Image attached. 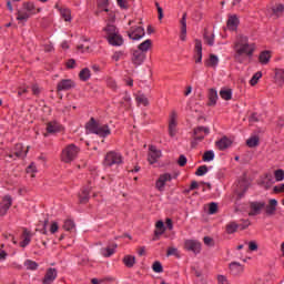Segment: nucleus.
<instances>
[{"label":"nucleus","mask_w":284,"mask_h":284,"mask_svg":"<svg viewBox=\"0 0 284 284\" xmlns=\"http://www.w3.org/2000/svg\"><path fill=\"white\" fill-rule=\"evenodd\" d=\"M275 82L278 85L284 84V69H275Z\"/></svg>","instance_id":"32"},{"label":"nucleus","mask_w":284,"mask_h":284,"mask_svg":"<svg viewBox=\"0 0 284 284\" xmlns=\"http://www.w3.org/2000/svg\"><path fill=\"white\" fill-rule=\"evenodd\" d=\"M74 227H75V224H74V221L72 220H67L63 224V230H65L67 232H72Z\"/></svg>","instance_id":"45"},{"label":"nucleus","mask_w":284,"mask_h":284,"mask_svg":"<svg viewBox=\"0 0 284 284\" xmlns=\"http://www.w3.org/2000/svg\"><path fill=\"white\" fill-rule=\"evenodd\" d=\"M262 77H263V73L261 71H257L256 73H254V75L250 80L251 85H256V83H258V79H261Z\"/></svg>","instance_id":"47"},{"label":"nucleus","mask_w":284,"mask_h":284,"mask_svg":"<svg viewBox=\"0 0 284 284\" xmlns=\"http://www.w3.org/2000/svg\"><path fill=\"white\" fill-rule=\"evenodd\" d=\"M207 134H210V128L207 126H197L193 130L194 141H203Z\"/></svg>","instance_id":"10"},{"label":"nucleus","mask_w":284,"mask_h":284,"mask_svg":"<svg viewBox=\"0 0 284 284\" xmlns=\"http://www.w3.org/2000/svg\"><path fill=\"white\" fill-rule=\"evenodd\" d=\"M219 212V204L216 202H212L209 205V214H216Z\"/></svg>","instance_id":"55"},{"label":"nucleus","mask_w":284,"mask_h":284,"mask_svg":"<svg viewBox=\"0 0 284 284\" xmlns=\"http://www.w3.org/2000/svg\"><path fill=\"white\" fill-rule=\"evenodd\" d=\"M79 201L80 203H88L90 201V190L83 189L81 193L79 194Z\"/></svg>","instance_id":"36"},{"label":"nucleus","mask_w":284,"mask_h":284,"mask_svg":"<svg viewBox=\"0 0 284 284\" xmlns=\"http://www.w3.org/2000/svg\"><path fill=\"white\" fill-rule=\"evenodd\" d=\"M240 225L236 224V222H231L226 225V233L227 234H234L236 230H239Z\"/></svg>","instance_id":"42"},{"label":"nucleus","mask_w":284,"mask_h":284,"mask_svg":"<svg viewBox=\"0 0 284 284\" xmlns=\"http://www.w3.org/2000/svg\"><path fill=\"white\" fill-rule=\"evenodd\" d=\"M81 149L75 144L67 145L61 152V162L62 163H72L79 156Z\"/></svg>","instance_id":"4"},{"label":"nucleus","mask_w":284,"mask_h":284,"mask_svg":"<svg viewBox=\"0 0 284 284\" xmlns=\"http://www.w3.org/2000/svg\"><path fill=\"white\" fill-rule=\"evenodd\" d=\"M152 270H153V272H155V274H161V273H163V264H161V262L156 261L153 263Z\"/></svg>","instance_id":"46"},{"label":"nucleus","mask_w":284,"mask_h":284,"mask_svg":"<svg viewBox=\"0 0 284 284\" xmlns=\"http://www.w3.org/2000/svg\"><path fill=\"white\" fill-rule=\"evenodd\" d=\"M239 17H236V14L230 16L226 22V27L229 30H231V32H235V30H237L239 28Z\"/></svg>","instance_id":"19"},{"label":"nucleus","mask_w":284,"mask_h":284,"mask_svg":"<svg viewBox=\"0 0 284 284\" xmlns=\"http://www.w3.org/2000/svg\"><path fill=\"white\" fill-rule=\"evenodd\" d=\"M135 101L138 103V105H149L150 101L148 100V97H145V94H138L135 98Z\"/></svg>","instance_id":"38"},{"label":"nucleus","mask_w":284,"mask_h":284,"mask_svg":"<svg viewBox=\"0 0 284 284\" xmlns=\"http://www.w3.org/2000/svg\"><path fill=\"white\" fill-rule=\"evenodd\" d=\"M50 232L51 234H57V232H59V223L52 222L50 225Z\"/></svg>","instance_id":"61"},{"label":"nucleus","mask_w":284,"mask_h":284,"mask_svg":"<svg viewBox=\"0 0 284 284\" xmlns=\"http://www.w3.org/2000/svg\"><path fill=\"white\" fill-rule=\"evenodd\" d=\"M13 154L17 156V159H24V156L28 154V149L23 151V144L18 143L16 144Z\"/></svg>","instance_id":"24"},{"label":"nucleus","mask_w":284,"mask_h":284,"mask_svg":"<svg viewBox=\"0 0 284 284\" xmlns=\"http://www.w3.org/2000/svg\"><path fill=\"white\" fill-rule=\"evenodd\" d=\"M209 172V169H207V165H201L196 172H195V175L196 176H205V174H207Z\"/></svg>","instance_id":"48"},{"label":"nucleus","mask_w":284,"mask_h":284,"mask_svg":"<svg viewBox=\"0 0 284 284\" xmlns=\"http://www.w3.org/2000/svg\"><path fill=\"white\" fill-rule=\"evenodd\" d=\"M131 61L133 65H135V68H139V65H143V62L145 61V53L139 50L133 51Z\"/></svg>","instance_id":"13"},{"label":"nucleus","mask_w":284,"mask_h":284,"mask_svg":"<svg viewBox=\"0 0 284 284\" xmlns=\"http://www.w3.org/2000/svg\"><path fill=\"white\" fill-rule=\"evenodd\" d=\"M184 250L193 252V254H201V242L196 240H186L184 242Z\"/></svg>","instance_id":"9"},{"label":"nucleus","mask_w":284,"mask_h":284,"mask_svg":"<svg viewBox=\"0 0 284 284\" xmlns=\"http://www.w3.org/2000/svg\"><path fill=\"white\" fill-rule=\"evenodd\" d=\"M106 85H108V88H111V90H116V88H118L116 80L109 78L106 80Z\"/></svg>","instance_id":"57"},{"label":"nucleus","mask_w":284,"mask_h":284,"mask_svg":"<svg viewBox=\"0 0 284 284\" xmlns=\"http://www.w3.org/2000/svg\"><path fill=\"white\" fill-rule=\"evenodd\" d=\"M60 14H61L62 19H64V21H67V22L72 21V11H70V9L61 8Z\"/></svg>","instance_id":"33"},{"label":"nucleus","mask_w":284,"mask_h":284,"mask_svg":"<svg viewBox=\"0 0 284 284\" xmlns=\"http://www.w3.org/2000/svg\"><path fill=\"white\" fill-rule=\"evenodd\" d=\"M205 65L206 68H216L219 65V57L211 54Z\"/></svg>","instance_id":"35"},{"label":"nucleus","mask_w":284,"mask_h":284,"mask_svg":"<svg viewBox=\"0 0 284 284\" xmlns=\"http://www.w3.org/2000/svg\"><path fill=\"white\" fill-rule=\"evenodd\" d=\"M159 159H161V150H158L156 146L151 145L149 148V158H148L149 163H151L152 165L156 163Z\"/></svg>","instance_id":"14"},{"label":"nucleus","mask_w":284,"mask_h":284,"mask_svg":"<svg viewBox=\"0 0 284 284\" xmlns=\"http://www.w3.org/2000/svg\"><path fill=\"white\" fill-rule=\"evenodd\" d=\"M23 10L28 11L31 17L33 14H37V12H41V9H37V7L33 4V2H24L22 4Z\"/></svg>","instance_id":"25"},{"label":"nucleus","mask_w":284,"mask_h":284,"mask_svg":"<svg viewBox=\"0 0 284 284\" xmlns=\"http://www.w3.org/2000/svg\"><path fill=\"white\" fill-rule=\"evenodd\" d=\"M203 161L204 162L214 161V151H206V152H204Z\"/></svg>","instance_id":"51"},{"label":"nucleus","mask_w":284,"mask_h":284,"mask_svg":"<svg viewBox=\"0 0 284 284\" xmlns=\"http://www.w3.org/2000/svg\"><path fill=\"white\" fill-rule=\"evenodd\" d=\"M216 101H219V93L215 89H210L209 91V105H216Z\"/></svg>","instance_id":"30"},{"label":"nucleus","mask_w":284,"mask_h":284,"mask_svg":"<svg viewBox=\"0 0 284 284\" xmlns=\"http://www.w3.org/2000/svg\"><path fill=\"white\" fill-rule=\"evenodd\" d=\"M23 234H24V239L22 242H20V247H28V245H30V241H32V235L28 230H24Z\"/></svg>","instance_id":"37"},{"label":"nucleus","mask_w":284,"mask_h":284,"mask_svg":"<svg viewBox=\"0 0 284 284\" xmlns=\"http://www.w3.org/2000/svg\"><path fill=\"white\" fill-rule=\"evenodd\" d=\"M215 145L219 150H227V148L232 146V141L227 136H223L221 140L215 142Z\"/></svg>","instance_id":"22"},{"label":"nucleus","mask_w":284,"mask_h":284,"mask_svg":"<svg viewBox=\"0 0 284 284\" xmlns=\"http://www.w3.org/2000/svg\"><path fill=\"white\" fill-rule=\"evenodd\" d=\"M85 128L90 134H97L101 139H105L106 136H110V134H112V131L110 130V125L101 124L97 122L94 118L90 119V121L85 124Z\"/></svg>","instance_id":"3"},{"label":"nucleus","mask_w":284,"mask_h":284,"mask_svg":"<svg viewBox=\"0 0 284 284\" xmlns=\"http://www.w3.org/2000/svg\"><path fill=\"white\" fill-rule=\"evenodd\" d=\"M220 97L224 101H230L232 99V91L230 89H222L220 91Z\"/></svg>","instance_id":"40"},{"label":"nucleus","mask_w":284,"mask_h":284,"mask_svg":"<svg viewBox=\"0 0 284 284\" xmlns=\"http://www.w3.org/2000/svg\"><path fill=\"white\" fill-rule=\"evenodd\" d=\"M264 207H265V202H258V201L250 202L248 216H258V214L263 212Z\"/></svg>","instance_id":"7"},{"label":"nucleus","mask_w":284,"mask_h":284,"mask_svg":"<svg viewBox=\"0 0 284 284\" xmlns=\"http://www.w3.org/2000/svg\"><path fill=\"white\" fill-rule=\"evenodd\" d=\"M109 3H110V0H98L99 8H102V10H104V12H109V10H108Z\"/></svg>","instance_id":"53"},{"label":"nucleus","mask_w":284,"mask_h":284,"mask_svg":"<svg viewBox=\"0 0 284 284\" xmlns=\"http://www.w3.org/2000/svg\"><path fill=\"white\" fill-rule=\"evenodd\" d=\"M217 283L219 284H229L227 277L225 275H219L217 276Z\"/></svg>","instance_id":"63"},{"label":"nucleus","mask_w":284,"mask_h":284,"mask_svg":"<svg viewBox=\"0 0 284 284\" xmlns=\"http://www.w3.org/2000/svg\"><path fill=\"white\" fill-rule=\"evenodd\" d=\"M168 181H172V175L170 173H164L160 175V178L155 182L156 190H159V192H163V190H165V184L168 183Z\"/></svg>","instance_id":"12"},{"label":"nucleus","mask_w":284,"mask_h":284,"mask_svg":"<svg viewBox=\"0 0 284 284\" xmlns=\"http://www.w3.org/2000/svg\"><path fill=\"white\" fill-rule=\"evenodd\" d=\"M27 174H31V176L34 178V174H37V164L31 163V164L27 168Z\"/></svg>","instance_id":"54"},{"label":"nucleus","mask_w":284,"mask_h":284,"mask_svg":"<svg viewBox=\"0 0 284 284\" xmlns=\"http://www.w3.org/2000/svg\"><path fill=\"white\" fill-rule=\"evenodd\" d=\"M61 132V124L57 121L49 122L47 124V134H58Z\"/></svg>","instance_id":"21"},{"label":"nucleus","mask_w":284,"mask_h":284,"mask_svg":"<svg viewBox=\"0 0 284 284\" xmlns=\"http://www.w3.org/2000/svg\"><path fill=\"white\" fill-rule=\"evenodd\" d=\"M258 142H260L258 135H254V136H251V138L246 141V145H247L248 148H257Z\"/></svg>","instance_id":"41"},{"label":"nucleus","mask_w":284,"mask_h":284,"mask_svg":"<svg viewBox=\"0 0 284 284\" xmlns=\"http://www.w3.org/2000/svg\"><path fill=\"white\" fill-rule=\"evenodd\" d=\"M32 17L26 9H20L17 12V21H28Z\"/></svg>","instance_id":"27"},{"label":"nucleus","mask_w":284,"mask_h":284,"mask_svg":"<svg viewBox=\"0 0 284 284\" xmlns=\"http://www.w3.org/2000/svg\"><path fill=\"white\" fill-rule=\"evenodd\" d=\"M272 59V52L271 51H262L258 55V61L261 65H267Z\"/></svg>","instance_id":"23"},{"label":"nucleus","mask_w":284,"mask_h":284,"mask_svg":"<svg viewBox=\"0 0 284 284\" xmlns=\"http://www.w3.org/2000/svg\"><path fill=\"white\" fill-rule=\"evenodd\" d=\"M239 185H240V190L242 191H237V196L239 199H243V196H245V192H247V187H250V184H247V182L245 181H240L239 182Z\"/></svg>","instance_id":"34"},{"label":"nucleus","mask_w":284,"mask_h":284,"mask_svg":"<svg viewBox=\"0 0 284 284\" xmlns=\"http://www.w3.org/2000/svg\"><path fill=\"white\" fill-rule=\"evenodd\" d=\"M24 267H27V270H39V264L32 260H27L24 262Z\"/></svg>","instance_id":"43"},{"label":"nucleus","mask_w":284,"mask_h":284,"mask_svg":"<svg viewBox=\"0 0 284 284\" xmlns=\"http://www.w3.org/2000/svg\"><path fill=\"white\" fill-rule=\"evenodd\" d=\"M233 48V59L236 63H250L256 50V45L250 42L247 36L243 34L236 37Z\"/></svg>","instance_id":"1"},{"label":"nucleus","mask_w":284,"mask_h":284,"mask_svg":"<svg viewBox=\"0 0 284 284\" xmlns=\"http://www.w3.org/2000/svg\"><path fill=\"white\" fill-rule=\"evenodd\" d=\"M126 34L132 41H141L145 37V29L143 27H132L126 31Z\"/></svg>","instance_id":"6"},{"label":"nucleus","mask_w":284,"mask_h":284,"mask_svg":"<svg viewBox=\"0 0 284 284\" xmlns=\"http://www.w3.org/2000/svg\"><path fill=\"white\" fill-rule=\"evenodd\" d=\"M116 244H113L112 247H105L101 250V254L102 256H104V258H110V256H112L115 252H116Z\"/></svg>","instance_id":"26"},{"label":"nucleus","mask_w":284,"mask_h":284,"mask_svg":"<svg viewBox=\"0 0 284 284\" xmlns=\"http://www.w3.org/2000/svg\"><path fill=\"white\" fill-rule=\"evenodd\" d=\"M155 227L158 231H155V236H159L161 234L165 233V223H163V221H158L155 224Z\"/></svg>","instance_id":"39"},{"label":"nucleus","mask_w":284,"mask_h":284,"mask_svg":"<svg viewBox=\"0 0 284 284\" xmlns=\"http://www.w3.org/2000/svg\"><path fill=\"white\" fill-rule=\"evenodd\" d=\"M168 256H179V248L176 247H169L166 252Z\"/></svg>","instance_id":"59"},{"label":"nucleus","mask_w":284,"mask_h":284,"mask_svg":"<svg viewBox=\"0 0 284 284\" xmlns=\"http://www.w3.org/2000/svg\"><path fill=\"white\" fill-rule=\"evenodd\" d=\"M91 77L92 72L88 68L82 69L79 73L80 81H90Z\"/></svg>","instance_id":"31"},{"label":"nucleus","mask_w":284,"mask_h":284,"mask_svg":"<svg viewBox=\"0 0 284 284\" xmlns=\"http://www.w3.org/2000/svg\"><path fill=\"white\" fill-rule=\"evenodd\" d=\"M250 252H256L258 250V244L255 241L248 242Z\"/></svg>","instance_id":"60"},{"label":"nucleus","mask_w":284,"mask_h":284,"mask_svg":"<svg viewBox=\"0 0 284 284\" xmlns=\"http://www.w3.org/2000/svg\"><path fill=\"white\" fill-rule=\"evenodd\" d=\"M265 207L266 216H274L276 214V207H278V201L276 199H271Z\"/></svg>","instance_id":"16"},{"label":"nucleus","mask_w":284,"mask_h":284,"mask_svg":"<svg viewBox=\"0 0 284 284\" xmlns=\"http://www.w3.org/2000/svg\"><path fill=\"white\" fill-rule=\"evenodd\" d=\"M272 11H273V14H276L277 17H281L284 12V6L283 4H277V6L273 7Z\"/></svg>","instance_id":"50"},{"label":"nucleus","mask_w":284,"mask_h":284,"mask_svg":"<svg viewBox=\"0 0 284 284\" xmlns=\"http://www.w3.org/2000/svg\"><path fill=\"white\" fill-rule=\"evenodd\" d=\"M73 88H77V83L72 79H62L57 84L58 92H68V90H72Z\"/></svg>","instance_id":"8"},{"label":"nucleus","mask_w":284,"mask_h":284,"mask_svg":"<svg viewBox=\"0 0 284 284\" xmlns=\"http://www.w3.org/2000/svg\"><path fill=\"white\" fill-rule=\"evenodd\" d=\"M178 165H180V168H185V165H187V158L185 155H180L178 159Z\"/></svg>","instance_id":"56"},{"label":"nucleus","mask_w":284,"mask_h":284,"mask_svg":"<svg viewBox=\"0 0 284 284\" xmlns=\"http://www.w3.org/2000/svg\"><path fill=\"white\" fill-rule=\"evenodd\" d=\"M57 278V268H48L42 283L43 284H50L53 283V281Z\"/></svg>","instance_id":"20"},{"label":"nucleus","mask_w":284,"mask_h":284,"mask_svg":"<svg viewBox=\"0 0 284 284\" xmlns=\"http://www.w3.org/2000/svg\"><path fill=\"white\" fill-rule=\"evenodd\" d=\"M194 59L195 63H202L203 61V43L201 40H195Z\"/></svg>","instance_id":"15"},{"label":"nucleus","mask_w":284,"mask_h":284,"mask_svg":"<svg viewBox=\"0 0 284 284\" xmlns=\"http://www.w3.org/2000/svg\"><path fill=\"white\" fill-rule=\"evenodd\" d=\"M104 163L109 168H112V165H121V163H123V156H121L120 153L111 151L106 153Z\"/></svg>","instance_id":"5"},{"label":"nucleus","mask_w":284,"mask_h":284,"mask_svg":"<svg viewBox=\"0 0 284 284\" xmlns=\"http://www.w3.org/2000/svg\"><path fill=\"white\" fill-rule=\"evenodd\" d=\"M122 10H128V0H116Z\"/></svg>","instance_id":"62"},{"label":"nucleus","mask_w":284,"mask_h":284,"mask_svg":"<svg viewBox=\"0 0 284 284\" xmlns=\"http://www.w3.org/2000/svg\"><path fill=\"white\" fill-rule=\"evenodd\" d=\"M204 40L206 41L207 45H214V34H204Z\"/></svg>","instance_id":"58"},{"label":"nucleus","mask_w":284,"mask_h":284,"mask_svg":"<svg viewBox=\"0 0 284 284\" xmlns=\"http://www.w3.org/2000/svg\"><path fill=\"white\" fill-rule=\"evenodd\" d=\"M151 48H152V40L146 39L145 41L139 44L138 51L145 54V52H148V50H150Z\"/></svg>","instance_id":"28"},{"label":"nucleus","mask_w":284,"mask_h":284,"mask_svg":"<svg viewBox=\"0 0 284 284\" xmlns=\"http://www.w3.org/2000/svg\"><path fill=\"white\" fill-rule=\"evenodd\" d=\"M112 61H121V59H125V52L124 51H115L112 57Z\"/></svg>","instance_id":"44"},{"label":"nucleus","mask_w":284,"mask_h":284,"mask_svg":"<svg viewBox=\"0 0 284 284\" xmlns=\"http://www.w3.org/2000/svg\"><path fill=\"white\" fill-rule=\"evenodd\" d=\"M273 190L276 194L284 192V184L275 185Z\"/></svg>","instance_id":"64"},{"label":"nucleus","mask_w":284,"mask_h":284,"mask_svg":"<svg viewBox=\"0 0 284 284\" xmlns=\"http://www.w3.org/2000/svg\"><path fill=\"white\" fill-rule=\"evenodd\" d=\"M10 207H12V196L6 195L0 204V216H6Z\"/></svg>","instance_id":"11"},{"label":"nucleus","mask_w":284,"mask_h":284,"mask_svg":"<svg viewBox=\"0 0 284 284\" xmlns=\"http://www.w3.org/2000/svg\"><path fill=\"white\" fill-rule=\"evenodd\" d=\"M122 263L125 265V267H134L136 264V257L133 255H125Z\"/></svg>","instance_id":"29"},{"label":"nucleus","mask_w":284,"mask_h":284,"mask_svg":"<svg viewBox=\"0 0 284 284\" xmlns=\"http://www.w3.org/2000/svg\"><path fill=\"white\" fill-rule=\"evenodd\" d=\"M230 274L233 276H239V274H243L244 267L239 262H231L229 264Z\"/></svg>","instance_id":"18"},{"label":"nucleus","mask_w":284,"mask_h":284,"mask_svg":"<svg viewBox=\"0 0 284 284\" xmlns=\"http://www.w3.org/2000/svg\"><path fill=\"white\" fill-rule=\"evenodd\" d=\"M275 181L281 182L284 181V171L283 169L276 170L274 172Z\"/></svg>","instance_id":"52"},{"label":"nucleus","mask_w":284,"mask_h":284,"mask_svg":"<svg viewBox=\"0 0 284 284\" xmlns=\"http://www.w3.org/2000/svg\"><path fill=\"white\" fill-rule=\"evenodd\" d=\"M176 113L172 111L169 121V134L170 136H176Z\"/></svg>","instance_id":"17"},{"label":"nucleus","mask_w":284,"mask_h":284,"mask_svg":"<svg viewBox=\"0 0 284 284\" xmlns=\"http://www.w3.org/2000/svg\"><path fill=\"white\" fill-rule=\"evenodd\" d=\"M180 23H181V30H183V32H185V30H187V13H183L181 20H180Z\"/></svg>","instance_id":"49"},{"label":"nucleus","mask_w":284,"mask_h":284,"mask_svg":"<svg viewBox=\"0 0 284 284\" xmlns=\"http://www.w3.org/2000/svg\"><path fill=\"white\" fill-rule=\"evenodd\" d=\"M103 33L110 45H113L114 48L123 45V36H121L119 29H116L114 24H106V27L103 28Z\"/></svg>","instance_id":"2"}]
</instances>
